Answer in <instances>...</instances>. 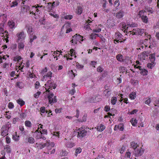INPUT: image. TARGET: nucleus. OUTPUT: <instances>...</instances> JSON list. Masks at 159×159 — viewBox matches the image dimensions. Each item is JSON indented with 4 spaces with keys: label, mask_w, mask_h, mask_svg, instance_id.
I'll list each match as a JSON object with an SVG mask.
<instances>
[{
    "label": "nucleus",
    "mask_w": 159,
    "mask_h": 159,
    "mask_svg": "<svg viewBox=\"0 0 159 159\" xmlns=\"http://www.w3.org/2000/svg\"><path fill=\"white\" fill-rule=\"evenodd\" d=\"M145 12V11L142 10L139 11V14H138L139 17H141L142 16H144V14Z\"/></svg>",
    "instance_id": "39"
},
{
    "label": "nucleus",
    "mask_w": 159,
    "mask_h": 159,
    "mask_svg": "<svg viewBox=\"0 0 159 159\" xmlns=\"http://www.w3.org/2000/svg\"><path fill=\"white\" fill-rule=\"evenodd\" d=\"M105 110L106 112L108 111L110 109V107L108 106H105L104 107Z\"/></svg>",
    "instance_id": "63"
},
{
    "label": "nucleus",
    "mask_w": 159,
    "mask_h": 159,
    "mask_svg": "<svg viewBox=\"0 0 159 159\" xmlns=\"http://www.w3.org/2000/svg\"><path fill=\"white\" fill-rule=\"evenodd\" d=\"M55 2H53L52 3H50V5L49 6H51V8H50V9H52L53 8H54V6H55Z\"/></svg>",
    "instance_id": "62"
},
{
    "label": "nucleus",
    "mask_w": 159,
    "mask_h": 159,
    "mask_svg": "<svg viewBox=\"0 0 159 159\" xmlns=\"http://www.w3.org/2000/svg\"><path fill=\"white\" fill-rule=\"evenodd\" d=\"M5 149L7 153H9L11 152V148L9 145L6 146Z\"/></svg>",
    "instance_id": "33"
},
{
    "label": "nucleus",
    "mask_w": 159,
    "mask_h": 159,
    "mask_svg": "<svg viewBox=\"0 0 159 159\" xmlns=\"http://www.w3.org/2000/svg\"><path fill=\"white\" fill-rule=\"evenodd\" d=\"M138 111V110L134 109L131 112L130 114L131 115L134 114V113H136Z\"/></svg>",
    "instance_id": "64"
},
{
    "label": "nucleus",
    "mask_w": 159,
    "mask_h": 159,
    "mask_svg": "<svg viewBox=\"0 0 159 159\" xmlns=\"http://www.w3.org/2000/svg\"><path fill=\"white\" fill-rule=\"evenodd\" d=\"M67 154V152L65 150H62V152H61L60 154L62 156H66Z\"/></svg>",
    "instance_id": "40"
},
{
    "label": "nucleus",
    "mask_w": 159,
    "mask_h": 159,
    "mask_svg": "<svg viewBox=\"0 0 159 159\" xmlns=\"http://www.w3.org/2000/svg\"><path fill=\"white\" fill-rule=\"evenodd\" d=\"M85 129H84L82 127L79 129L78 132V137L82 138L84 137L86 135L87 133V130L86 129H88L86 128Z\"/></svg>",
    "instance_id": "3"
},
{
    "label": "nucleus",
    "mask_w": 159,
    "mask_h": 159,
    "mask_svg": "<svg viewBox=\"0 0 159 159\" xmlns=\"http://www.w3.org/2000/svg\"><path fill=\"white\" fill-rule=\"evenodd\" d=\"M74 71H75V70H74V71L72 70H71L69 72V74L73 75H74L73 76V78L75 77V76L77 75V74H75Z\"/></svg>",
    "instance_id": "51"
},
{
    "label": "nucleus",
    "mask_w": 159,
    "mask_h": 159,
    "mask_svg": "<svg viewBox=\"0 0 159 159\" xmlns=\"http://www.w3.org/2000/svg\"><path fill=\"white\" fill-rule=\"evenodd\" d=\"M105 88L106 90H105L104 91L105 92H106V94H105V96L107 97H108L111 94V93H110V90H107V89H106V87H105Z\"/></svg>",
    "instance_id": "43"
},
{
    "label": "nucleus",
    "mask_w": 159,
    "mask_h": 159,
    "mask_svg": "<svg viewBox=\"0 0 159 159\" xmlns=\"http://www.w3.org/2000/svg\"><path fill=\"white\" fill-rule=\"evenodd\" d=\"M41 112L43 113H44L46 112L45 108L44 107H41L40 109Z\"/></svg>",
    "instance_id": "48"
},
{
    "label": "nucleus",
    "mask_w": 159,
    "mask_h": 159,
    "mask_svg": "<svg viewBox=\"0 0 159 159\" xmlns=\"http://www.w3.org/2000/svg\"><path fill=\"white\" fill-rule=\"evenodd\" d=\"M47 91L48 92H49V94L48 96L49 103L52 104L56 102L57 101L56 96H54L53 93L52 92H50L48 90H47Z\"/></svg>",
    "instance_id": "1"
},
{
    "label": "nucleus",
    "mask_w": 159,
    "mask_h": 159,
    "mask_svg": "<svg viewBox=\"0 0 159 159\" xmlns=\"http://www.w3.org/2000/svg\"><path fill=\"white\" fill-rule=\"evenodd\" d=\"M52 73L51 71L48 72L43 76L42 80L43 81H46L47 79V78H49L50 79H51V78L52 77Z\"/></svg>",
    "instance_id": "8"
},
{
    "label": "nucleus",
    "mask_w": 159,
    "mask_h": 159,
    "mask_svg": "<svg viewBox=\"0 0 159 159\" xmlns=\"http://www.w3.org/2000/svg\"><path fill=\"white\" fill-rule=\"evenodd\" d=\"M6 142L7 143L9 144L10 143L11 139L8 136L6 137Z\"/></svg>",
    "instance_id": "52"
},
{
    "label": "nucleus",
    "mask_w": 159,
    "mask_h": 159,
    "mask_svg": "<svg viewBox=\"0 0 159 159\" xmlns=\"http://www.w3.org/2000/svg\"><path fill=\"white\" fill-rule=\"evenodd\" d=\"M141 72L143 75H147V73H148V71L147 70H145V69H142Z\"/></svg>",
    "instance_id": "49"
},
{
    "label": "nucleus",
    "mask_w": 159,
    "mask_h": 159,
    "mask_svg": "<svg viewBox=\"0 0 159 159\" xmlns=\"http://www.w3.org/2000/svg\"><path fill=\"white\" fill-rule=\"evenodd\" d=\"M142 20V21L145 23H147L148 22V17L146 16H142L140 17Z\"/></svg>",
    "instance_id": "18"
},
{
    "label": "nucleus",
    "mask_w": 159,
    "mask_h": 159,
    "mask_svg": "<svg viewBox=\"0 0 159 159\" xmlns=\"http://www.w3.org/2000/svg\"><path fill=\"white\" fill-rule=\"evenodd\" d=\"M151 102V99L150 98H148L145 101V103L147 104H149Z\"/></svg>",
    "instance_id": "58"
},
{
    "label": "nucleus",
    "mask_w": 159,
    "mask_h": 159,
    "mask_svg": "<svg viewBox=\"0 0 159 159\" xmlns=\"http://www.w3.org/2000/svg\"><path fill=\"white\" fill-rule=\"evenodd\" d=\"M107 2L106 0H102V7L104 8H105L106 7V3Z\"/></svg>",
    "instance_id": "61"
},
{
    "label": "nucleus",
    "mask_w": 159,
    "mask_h": 159,
    "mask_svg": "<svg viewBox=\"0 0 159 159\" xmlns=\"http://www.w3.org/2000/svg\"><path fill=\"white\" fill-rule=\"evenodd\" d=\"M105 128V126L102 124L97 127V129L100 132L103 131Z\"/></svg>",
    "instance_id": "12"
},
{
    "label": "nucleus",
    "mask_w": 159,
    "mask_h": 159,
    "mask_svg": "<svg viewBox=\"0 0 159 159\" xmlns=\"http://www.w3.org/2000/svg\"><path fill=\"white\" fill-rule=\"evenodd\" d=\"M89 21H90V22H89V23H90L91 22V21H90L89 20ZM87 23H88V24H87V25L84 27V28L85 29V30H89L90 29V27L89 25V22L88 21Z\"/></svg>",
    "instance_id": "38"
},
{
    "label": "nucleus",
    "mask_w": 159,
    "mask_h": 159,
    "mask_svg": "<svg viewBox=\"0 0 159 159\" xmlns=\"http://www.w3.org/2000/svg\"><path fill=\"white\" fill-rule=\"evenodd\" d=\"M123 95H121V98H122V99L120 100V102L122 101L123 100H124V102L126 104H127L128 103V102H127L128 101V98H123V97H122Z\"/></svg>",
    "instance_id": "42"
},
{
    "label": "nucleus",
    "mask_w": 159,
    "mask_h": 159,
    "mask_svg": "<svg viewBox=\"0 0 159 159\" xmlns=\"http://www.w3.org/2000/svg\"><path fill=\"white\" fill-rule=\"evenodd\" d=\"M122 34L119 32H116L115 33V38L118 39H120L122 37Z\"/></svg>",
    "instance_id": "22"
},
{
    "label": "nucleus",
    "mask_w": 159,
    "mask_h": 159,
    "mask_svg": "<svg viewBox=\"0 0 159 159\" xmlns=\"http://www.w3.org/2000/svg\"><path fill=\"white\" fill-rule=\"evenodd\" d=\"M8 107L9 108H12L14 107L13 104L12 102H9L8 104Z\"/></svg>",
    "instance_id": "56"
},
{
    "label": "nucleus",
    "mask_w": 159,
    "mask_h": 159,
    "mask_svg": "<svg viewBox=\"0 0 159 159\" xmlns=\"http://www.w3.org/2000/svg\"><path fill=\"white\" fill-rule=\"evenodd\" d=\"M75 35H75V37H76V39H77V40L78 41H79L80 40L83 41V39H82L83 37L81 36V35H77V34H76Z\"/></svg>",
    "instance_id": "25"
},
{
    "label": "nucleus",
    "mask_w": 159,
    "mask_h": 159,
    "mask_svg": "<svg viewBox=\"0 0 159 159\" xmlns=\"http://www.w3.org/2000/svg\"><path fill=\"white\" fill-rule=\"evenodd\" d=\"M8 25L11 29H13L15 28V23L12 20L8 21L7 23Z\"/></svg>",
    "instance_id": "9"
},
{
    "label": "nucleus",
    "mask_w": 159,
    "mask_h": 159,
    "mask_svg": "<svg viewBox=\"0 0 159 159\" xmlns=\"http://www.w3.org/2000/svg\"><path fill=\"white\" fill-rule=\"evenodd\" d=\"M154 62H151V63H148L147 64V67L148 68L151 69L154 66Z\"/></svg>",
    "instance_id": "27"
},
{
    "label": "nucleus",
    "mask_w": 159,
    "mask_h": 159,
    "mask_svg": "<svg viewBox=\"0 0 159 159\" xmlns=\"http://www.w3.org/2000/svg\"><path fill=\"white\" fill-rule=\"evenodd\" d=\"M66 147L71 148L74 145V143H72L68 142L66 143Z\"/></svg>",
    "instance_id": "30"
},
{
    "label": "nucleus",
    "mask_w": 159,
    "mask_h": 159,
    "mask_svg": "<svg viewBox=\"0 0 159 159\" xmlns=\"http://www.w3.org/2000/svg\"><path fill=\"white\" fill-rule=\"evenodd\" d=\"M97 36H98V34H96L92 33L90 36V38L91 39H95L97 37Z\"/></svg>",
    "instance_id": "23"
},
{
    "label": "nucleus",
    "mask_w": 159,
    "mask_h": 159,
    "mask_svg": "<svg viewBox=\"0 0 159 159\" xmlns=\"http://www.w3.org/2000/svg\"><path fill=\"white\" fill-rule=\"evenodd\" d=\"M124 12L122 11H120L116 14V17L118 19L122 18L123 16Z\"/></svg>",
    "instance_id": "11"
},
{
    "label": "nucleus",
    "mask_w": 159,
    "mask_h": 159,
    "mask_svg": "<svg viewBox=\"0 0 159 159\" xmlns=\"http://www.w3.org/2000/svg\"><path fill=\"white\" fill-rule=\"evenodd\" d=\"M16 86L20 89H22L23 87V85L22 82H17L16 83Z\"/></svg>",
    "instance_id": "21"
},
{
    "label": "nucleus",
    "mask_w": 159,
    "mask_h": 159,
    "mask_svg": "<svg viewBox=\"0 0 159 159\" xmlns=\"http://www.w3.org/2000/svg\"><path fill=\"white\" fill-rule=\"evenodd\" d=\"M16 35L18 37L17 40L20 41H22L25 38V35L23 31L21 32L20 33H17Z\"/></svg>",
    "instance_id": "7"
},
{
    "label": "nucleus",
    "mask_w": 159,
    "mask_h": 159,
    "mask_svg": "<svg viewBox=\"0 0 159 159\" xmlns=\"http://www.w3.org/2000/svg\"><path fill=\"white\" fill-rule=\"evenodd\" d=\"M10 127L8 125H5L2 126L1 129V135L5 137L8 134V132Z\"/></svg>",
    "instance_id": "2"
},
{
    "label": "nucleus",
    "mask_w": 159,
    "mask_h": 159,
    "mask_svg": "<svg viewBox=\"0 0 159 159\" xmlns=\"http://www.w3.org/2000/svg\"><path fill=\"white\" fill-rule=\"evenodd\" d=\"M144 150L143 149L141 148H138L136 150H135V155L136 157L141 156L143 153Z\"/></svg>",
    "instance_id": "5"
},
{
    "label": "nucleus",
    "mask_w": 159,
    "mask_h": 159,
    "mask_svg": "<svg viewBox=\"0 0 159 159\" xmlns=\"http://www.w3.org/2000/svg\"><path fill=\"white\" fill-rule=\"evenodd\" d=\"M123 56L122 55L119 54L116 56V58L118 61H123Z\"/></svg>",
    "instance_id": "15"
},
{
    "label": "nucleus",
    "mask_w": 159,
    "mask_h": 159,
    "mask_svg": "<svg viewBox=\"0 0 159 159\" xmlns=\"http://www.w3.org/2000/svg\"><path fill=\"white\" fill-rule=\"evenodd\" d=\"M81 152V149L80 148H78L75 151V155L76 156H77V154L80 153Z\"/></svg>",
    "instance_id": "34"
},
{
    "label": "nucleus",
    "mask_w": 159,
    "mask_h": 159,
    "mask_svg": "<svg viewBox=\"0 0 159 159\" xmlns=\"http://www.w3.org/2000/svg\"><path fill=\"white\" fill-rule=\"evenodd\" d=\"M18 4V2L16 1H14L11 2V7H15Z\"/></svg>",
    "instance_id": "35"
},
{
    "label": "nucleus",
    "mask_w": 159,
    "mask_h": 159,
    "mask_svg": "<svg viewBox=\"0 0 159 159\" xmlns=\"http://www.w3.org/2000/svg\"><path fill=\"white\" fill-rule=\"evenodd\" d=\"M149 58L151 62H154L155 59V54L153 53L149 55Z\"/></svg>",
    "instance_id": "13"
},
{
    "label": "nucleus",
    "mask_w": 159,
    "mask_h": 159,
    "mask_svg": "<svg viewBox=\"0 0 159 159\" xmlns=\"http://www.w3.org/2000/svg\"><path fill=\"white\" fill-rule=\"evenodd\" d=\"M117 101V98L116 97H112L111 98V102L113 105H115Z\"/></svg>",
    "instance_id": "24"
},
{
    "label": "nucleus",
    "mask_w": 159,
    "mask_h": 159,
    "mask_svg": "<svg viewBox=\"0 0 159 159\" xmlns=\"http://www.w3.org/2000/svg\"><path fill=\"white\" fill-rule=\"evenodd\" d=\"M130 122L133 126H135L137 124V121L136 119H134L133 118L132 119Z\"/></svg>",
    "instance_id": "26"
},
{
    "label": "nucleus",
    "mask_w": 159,
    "mask_h": 159,
    "mask_svg": "<svg viewBox=\"0 0 159 159\" xmlns=\"http://www.w3.org/2000/svg\"><path fill=\"white\" fill-rule=\"evenodd\" d=\"M101 31V28H98L97 29L93 30V32L94 33H99Z\"/></svg>",
    "instance_id": "57"
},
{
    "label": "nucleus",
    "mask_w": 159,
    "mask_h": 159,
    "mask_svg": "<svg viewBox=\"0 0 159 159\" xmlns=\"http://www.w3.org/2000/svg\"><path fill=\"white\" fill-rule=\"evenodd\" d=\"M33 29L31 26H29L27 30L28 33L30 34H32Z\"/></svg>",
    "instance_id": "37"
},
{
    "label": "nucleus",
    "mask_w": 159,
    "mask_h": 159,
    "mask_svg": "<svg viewBox=\"0 0 159 159\" xmlns=\"http://www.w3.org/2000/svg\"><path fill=\"white\" fill-rule=\"evenodd\" d=\"M62 108L56 109L55 110V112L56 113H60L61 112Z\"/></svg>",
    "instance_id": "54"
},
{
    "label": "nucleus",
    "mask_w": 159,
    "mask_h": 159,
    "mask_svg": "<svg viewBox=\"0 0 159 159\" xmlns=\"http://www.w3.org/2000/svg\"><path fill=\"white\" fill-rule=\"evenodd\" d=\"M28 142L30 143H34L35 140L33 137H30L28 139Z\"/></svg>",
    "instance_id": "29"
},
{
    "label": "nucleus",
    "mask_w": 159,
    "mask_h": 159,
    "mask_svg": "<svg viewBox=\"0 0 159 159\" xmlns=\"http://www.w3.org/2000/svg\"><path fill=\"white\" fill-rule=\"evenodd\" d=\"M73 39L71 41L73 45H74L75 44H76L77 43V40L76 39V37H75V35L73 36Z\"/></svg>",
    "instance_id": "28"
},
{
    "label": "nucleus",
    "mask_w": 159,
    "mask_h": 159,
    "mask_svg": "<svg viewBox=\"0 0 159 159\" xmlns=\"http://www.w3.org/2000/svg\"><path fill=\"white\" fill-rule=\"evenodd\" d=\"M120 71L123 73L124 72H127V70L126 68L124 66H121L119 68Z\"/></svg>",
    "instance_id": "32"
},
{
    "label": "nucleus",
    "mask_w": 159,
    "mask_h": 159,
    "mask_svg": "<svg viewBox=\"0 0 159 159\" xmlns=\"http://www.w3.org/2000/svg\"><path fill=\"white\" fill-rule=\"evenodd\" d=\"M135 31V32H133V34L135 35H141L144 32L145 30L144 29H140L139 28L133 29Z\"/></svg>",
    "instance_id": "6"
},
{
    "label": "nucleus",
    "mask_w": 159,
    "mask_h": 159,
    "mask_svg": "<svg viewBox=\"0 0 159 159\" xmlns=\"http://www.w3.org/2000/svg\"><path fill=\"white\" fill-rule=\"evenodd\" d=\"M41 92H37L36 93L34 94V97L36 98H38Z\"/></svg>",
    "instance_id": "55"
},
{
    "label": "nucleus",
    "mask_w": 159,
    "mask_h": 159,
    "mask_svg": "<svg viewBox=\"0 0 159 159\" xmlns=\"http://www.w3.org/2000/svg\"><path fill=\"white\" fill-rule=\"evenodd\" d=\"M117 129L123 131L124 129L123 125L121 124H119L118 125H116L115 126L114 129L115 130H116Z\"/></svg>",
    "instance_id": "10"
},
{
    "label": "nucleus",
    "mask_w": 159,
    "mask_h": 159,
    "mask_svg": "<svg viewBox=\"0 0 159 159\" xmlns=\"http://www.w3.org/2000/svg\"><path fill=\"white\" fill-rule=\"evenodd\" d=\"M21 59V57L19 56H17L14 57L13 60L15 61H19V60H20Z\"/></svg>",
    "instance_id": "36"
},
{
    "label": "nucleus",
    "mask_w": 159,
    "mask_h": 159,
    "mask_svg": "<svg viewBox=\"0 0 159 159\" xmlns=\"http://www.w3.org/2000/svg\"><path fill=\"white\" fill-rule=\"evenodd\" d=\"M103 68L101 66H99L97 68V71L98 72H101L103 70Z\"/></svg>",
    "instance_id": "41"
},
{
    "label": "nucleus",
    "mask_w": 159,
    "mask_h": 159,
    "mask_svg": "<svg viewBox=\"0 0 159 159\" xmlns=\"http://www.w3.org/2000/svg\"><path fill=\"white\" fill-rule=\"evenodd\" d=\"M25 124L26 126L31 127H32V123L29 120H26L25 121Z\"/></svg>",
    "instance_id": "20"
},
{
    "label": "nucleus",
    "mask_w": 159,
    "mask_h": 159,
    "mask_svg": "<svg viewBox=\"0 0 159 159\" xmlns=\"http://www.w3.org/2000/svg\"><path fill=\"white\" fill-rule=\"evenodd\" d=\"M40 84L39 83L38 81H36V83L35 84V88L36 89H37L39 88V85Z\"/></svg>",
    "instance_id": "53"
},
{
    "label": "nucleus",
    "mask_w": 159,
    "mask_h": 159,
    "mask_svg": "<svg viewBox=\"0 0 159 159\" xmlns=\"http://www.w3.org/2000/svg\"><path fill=\"white\" fill-rule=\"evenodd\" d=\"M76 66L77 67L80 69H82L84 67L83 66L80 65L79 63L77 64Z\"/></svg>",
    "instance_id": "50"
},
{
    "label": "nucleus",
    "mask_w": 159,
    "mask_h": 159,
    "mask_svg": "<svg viewBox=\"0 0 159 159\" xmlns=\"http://www.w3.org/2000/svg\"><path fill=\"white\" fill-rule=\"evenodd\" d=\"M27 115L26 113H23L20 114V118L23 119Z\"/></svg>",
    "instance_id": "44"
},
{
    "label": "nucleus",
    "mask_w": 159,
    "mask_h": 159,
    "mask_svg": "<svg viewBox=\"0 0 159 159\" xmlns=\"http://www.w3.org/2000/svg\"><path fill=\"white\" fill-rule=\"evenodd\" d=\"M130 146L134 150L139 146L137 143H135L134 142H132L130 143Z\"/></svg>",
    "instance_id": "14"
},
{
    "label": "nucleus",
    "mask_w": 159,
    "mask_h": 159,
    "mask_svg": "<svg viewBox=\"0 0 159 159\" xmlns=\"http://www.w3.org/2000/svg\"><path fill=\"white\" fill-rule=\"evenodd\" d=\"M24 46L23 42H20L18 43V48L19 49H23L24 48Z\"/></svg>",
    "instance_id": "16"
},
{
    "label": "nucleus",
    "mask_w": 159,
    "mask_h": 159,
    "mask_svg": "<svg viewBox=\"0 0 159 159\" xmlns=\"http://www.w3.org/2000/svg\"><path fill=\"white\" fill-rule=\"evenodd\" d=\"M18 104L20 105V106H22L25 104V102L21 99L19 98L17 100Z\"/></svg>",
    "instance_id": "19"
},
{
    "label": "nucleus",
    "mask_w": 159,
    "mask_h": 159,
    "mask_svg": "<svg viewBox=\"0 0 159 159\" xmlns=\"http://www.w3.org/2000/svg\"><path fill=\"white\" fill-rule=\"evenodd\" d=\"M45 85L47 86L48 89H52V88L55 89L56 87V85L55 84L52 83L51 80H49L47 82L46 84H45Z\"/></svg>",
    "instance_id": "4"
},
{
    "label": "nucleus",
    "mask_w": 159,
    "mask_h": 159,
    "mask_svg": "<svg viewBox=\"0 0 159 159\" xmlns=\"http://www.w3.org/2000/svg\"><path fill=\"white\" fill-rule=\"evenodd\" d=\"M40 131L41 135H42V134H47V131L46 129H43L42 130L41 132L40 131Z\"/></svg>",
    "instance_id": "45"
},
{
    "label": "nucleus",
    "mask_w": 159,
    "mask_h": 159,
    "mask_svg": "<svg viewBox=\"0 0 159 159\" xmlns=\"http://www.w3.org/2000/svg\"><path fill=\"white\" fill-rule=\"evenodd\" d=\"M83 11V8L80 6H78L77 7V13L79 14H81Z\"/></svg>",
    "instance_id": "17"
},
{
    "label": "nucleus",
    "mask_w": 159,
    "mask_h": 159,
    "mask_svg": "<svg viewBox=\"0 0 159 159\" xmlns=\"http://www.w3.org/2000/svg\"><path fill=\"white\" fill-rule=\"evenodd\" d=\"M19 136L16 135H13V139L16 141H18L19 140Z\"/></svg>",
    "instance_id": "47"
},
{
    "label": "nucleus",
    "mask_w": 159,
    "mask_h": 159,
    "mask_svg": "<svg viewBox=\"0 0 159 159\" xmlns=\"http://www.w3.org/2000/svg\"><path fill=\"white\" fill-rule=\"evenodd\" d=\"M129 98L132 99H134L136 97V94L135 93H132L129 95Z\"/></svg>",
    "instance_id": "31"
},
{
    "label": "nucleus",
    "mask_w": 159,
    "mask_h": 159,
    "mask_svg": "<svg viewBox=\"0 0 159 159\" xmlns=\"http://www.w3.org/2000/svg\"><path fill=\"white\" fill-rule=\"evenodd\" d=\"M73 17V16L72 15H66L64 17V18L66 19H69L70 20Z\"/></svg>",
    "instance_id": "46"
},
{
    "label": "nucleus",
    "mask_w": 159,
    "mask_h": 159,
    "mask_svg": "<svg viewBox=\"0 0 159 159\" xmlns=\"http://www.w3.org/2000/svg\"><path fill=\"white\" fill-rule=\"evenodd\" d=\"M23 9H24L25 10V11H26V12H27V11H29V10H30V6H26L25 7H24L23 8Z\"/></svg>",
    "instance_id": "60"
},
{
    "label": "nucleus",
    "mask_w": 159,
    "mask_h": 159,
    "mask_svg": "<svg viewBox=\"0 0 159 159\" xmlns=\"http://www.w3.org/2000/svg\"><path fill=\"white\" fill-rule=\"evenodd\" d=\"M131 153L129 152H126L125 156L126 157L129 158L130 157Z\"/></svg>",
    "instance_id": "59"
}]
</instances>
